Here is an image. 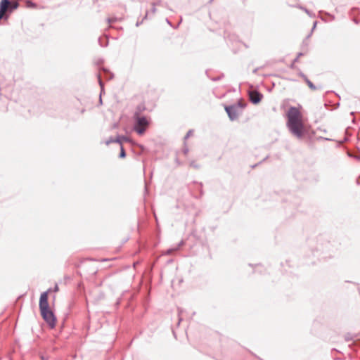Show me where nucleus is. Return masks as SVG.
Wrapping results in <instances>:
<instances>
[{
  "label": "nucleus",
  "mask_w": 360,
  "mask_h": 360,
  "mask_svg": "<svg viewBox=\"0 0 360 360\" xmlns=\"http://www.w3.org/2000/svg\"><path fill=\"white\" fill-rule=\"evenodd\" d=\"M141 22H137L136 23V27H139V26L141 24Z\"/></svg>",
  "instance_id": "22"
},
{
  "label": "nucleus",
  "mask_w": 360,
  "mask_h": 360,
  "mask_svg": "<svg viewBox=\"0 0 360 360\" xmlns=\"http://www.w3.org/2000/svg\"><path fill=\"white\" fill-rule=\"evenodd\" d=\"M304 11H305L306 13H309V11H308V10H307V9L304 8Z\"/></svg>",
  "instance_id": "29"
},
{
  "label": "nucleus",
  "mask_w": 360,
  "mask_h": 360,
  "mask_svg": "<svg viewBox=\"0 0 360 360\" xmlns=\"http://www.w3.org/2000/svg\"><path fill=\"white\" fill-rule=\"evenodd\" d=\"M34 5L33 3L30 2V6Z\"/></svg>",
  "instance_id": "33"
},
{
  "label": "nucleus",
  "mask_w": 360,
  "mask_h": 360,
  "mask_svg": "<svg viewBox=\"0 0 360 360\" xmlns=\"http://www.w3.org/2000/svg\"><path fill=\"white\" fill-rule=\"evenodd\" d=\"M44 292L41 294L39 298V307L41 315L44 321L48 324L51 328H53L56 326V317L53 312L50 309L48 302V293L49 291Z\"/></svg>",
  "instance_id": "2"
},
{
  "label": "nucleus",
  "mask_w": 360,
  "mask_h": 360,
  "mask_svg": "<svg viewBox=\"0 0 360 360\" xmlns=\"http://www.w3.org/2000/svg\"><path fill=\"white\" fill-rule=\"evenodd\" d=\"M347 340H349V336H347V338H346Z\"/></svg>",
  "instance_id": "31"
},
{
  "label": "nucleus",
  "mask_w": 360,
  "mask_h": 360,
  "mask_svg": "<svg viewBox=\"0 0 360 360\" xmlns=\"http://www.w3.org/2000/svg\"><path fill=\"white\" fill-rule=\"evenodd\" d=\"M126 157V153L125 150L122 146V145L120 146V158H124Z\"/></svg>",
  "instance_id": "11"
},
{
  "label": "nucleus",
  "mask_w": 360,
  "mask_h": 360,
  "mask_svg": "<svg viewBox=\"0 0 360 360\" xmlns=\"http://www.w3.org/2000/svg\"><path fill=\"white\" fill-rule=\"evenodd\" d=\"M41 360H46V359L43 356H41Z\"/></svg>",
  "instance_id": "26"
},
{
  "label": "nucleus",
  "mask_w": 360,
  "mask_h": 360,
  "mask_svg": "<svg viewBox=\"0 0 360 360\" xmlns=\"http://www.w3.org/2000/svg\"><path fill=\"white\" fill-rule=\"evenodd\" d=\"M347 340H349V336H347V338H346Z\"/></svg>",
  "instance_id": "32"
},
{
  "label": "nucleus",
  "mask_w": 360,
  "mask_h": 360,
  "mask_svg": "<svg viewBox=\"0 0 360 360\" xmlns=\"http://www.w3.org/2000/svg\"><path fill=\"white\" fill-rule=\"evenodd\" d=\"M184 245V241L181 240L175 248H169L168 250H167L164 255H170L171 254H172L174 251H176L179 249V248Z\"/></svg>",
  "instance_id": "7"
},
{
  "label": "nucleus",
  "mask_w": 360,
  "mask_h": 360,
  "mask_svg": "<svg viewBox=\"0 0 360 360\" xmlns=\"http://www.w3.org/2000/svg\"><path fill=\"white\" fill-rule=\"evenodd\" d=\"M249 97L253 104H257L262 101L263 95L257 91H252L249 93Z\"/></svg>",
  "instance_id": "6"
},
{
  "label": "nucleus",
  "mask_w": 360,
  "mask_h": 360,
  "mask_svg": "<svg viewBox=\"0 0 360 360\" xmlns=\"http://www.w3.org/2000/svg\"><path fill=\"white\" fill-rule=\"evenodd\" d=\"M287 118V127L290 133L298 139L302 138L304 134V124L300 110L294 106L290 107Z\"/></svg>",
  "instance_id": "1"
},
{
  "label": "nucleus",
  "mask_w": 360,
  "mask_h": 360,
  "mask_svg": "<svg viewBox=\"0 0 360 360\" xmlns=\"http://www.w3.org/2000/svg\"><path fill=\"white\" fill-rule=\"evenodd\" d=\"M298 60V57H297L295 59V62L297 61Z\"/></svg>",
  "instance_id": "30"
},
{
  "label": "nucleus",
  "mask_w": 360,
  "mask_h": 360,
  "mask_svg": "<svg viewBox=\"0 0 360 360\" xmlns=\"http://www.w3.org/2000/svg\"><path fill=\"white\" fill-rule=\"evenodd\" d=\"M193 130H191V129L189 130L187 132L186 135L185 136L184 139L186 140V139H188L193 134Z\"/></svg>",
  "instance_id": "14"
},
{
  "label": "nucleus",
  "mask_w": 360,
  "mask_h": 360,
  "mask_svg": "<svg viewBox=\"0 0 360 360\" xmlns=\"http://www.w3.org/2000/svg\"><path fill=\"white\" fill-rule=\"evenodd\" d=\"M34 5L33 3L30 2V6Z\"/></svg>",
  "instance_id": "34"
},
{
  "label": "nucleus",
  "mask_w": 360,
  "mask_h": 360,
  "mask_svg": "<svg viewBox=\"0 0 360 360\" xmlns=\"http://www.w3.org/2000/svg\"><path fill=\"white\" fill-rule=\"evenodd\" d=\"M354 158L356 159V160H360V154L359 155H356L354 156Z\"/></svg>",
  "instance_id": "21"
},
{
  "label": "nucleus",
  "mask_w": 360,
  "mask_h": 360,
  "mask_svg": "<svg viewBox=\"0 0 360 360\" xmlns=\"http://www.w3.org/2000/svg\"><path fill=\"white\" fill-rule=\"evenodd\" d=\"M188 152V149L187 148L184 149V154H187Z\"/></svg>",
  "instance_id": "20"
},
{
  "label": "nucleus",
  "mask_w": 360,
  "mask_h": 360,
  "mask_svg": "<svg viewBox=\"0 0 360 360\" xmlns=\"http://www.w3.org/2000/svg\"><path fill=\"white\" fill-rule=\"evenodd\" d=\"M159 4H160L159 2H158V3H153V4H152V6H152V8H151V12H152L153 13H155L156 12V8H155V6H156L157 5H158Z\"/></svg>",
  "instance_id": "12"
},
{
  "label": "nucleus",
  "mask_w": 360,
  "mask_h": 360,
  "mask_svg": "<svg viewBox=\"0 0 360 360\" xmlns=\"http://www.w3.org/2000/svg\"><path fill=\"white\" fill-rule=\"evenodd\" d=\"M54 290L55 291H58V286L57 285L55 286Z\"/></svg>",
  "instance_id": "23"
},
{
  "label": "nucleus",
  "mask_w": 360,
  "mask_h": 360,
  "mask_svg": "<svg viewBox=\"0 0 360 360\" xmlns=\"http://www.w3.org/2000/svg\"><path fill=\"white\" fill-rule=\"evenodd\" d=\"M300 76L304 79V80L305 81V77H307V76L305 75H304L303 73H300Z\"/></svg>",
  "instance_id": "19"
},
{
  "label": "nucleus",
  "mask_w": 360,
  "mask_h": 360,
  "mask_svg": "<svg viewBox=\"0 0 360 360\" xmlns=\"http://www.w3.org/2000/svg\"><path fill=\"white\" fill-rule=\"evenodd\" d=\"M117 20H118V18H108L107 19V21L108 23H112V22H116Z\"/></svg>",
  "instance_id": "13"
},
{
  "label": "nucleus",
  "mask_w": 360,
  "mask_h": 360,
  "mask_svg": "<svg viewBox=\"0 0 360 360\" xmlns=\"http://www.w3.org/2000/svg\"><path fill=\"white\" fill-rule=\"evenodd\" d=\"M305 82L311 90L316 89V86L307 77H305Z\"/></svg>",
  "instance_id": "9"
},
{
  "label": "nucleus",
  "mask_w": 360,
  "mask_h": 360,
  "mask_svg": "<svg viewBox=\"0 0 360 360\" xmlns=\"http://www.w3.org/2000/svg\"><path fill=\"white\" fill-rule=\"evenodd\" d=\"M301 56H302V53H298L297 57L299 58V57H300Z\"/></svg>",
  "instance_id": "27"
},
{
  "label": "nucleus",
  "mask_w": 360,
  "mask_h": 360,
  "mask_svg": "<svg viewBox=\"0 0 360 360\" xmlns=\"http://www.w3.org/2000/svg\"><path fill=\"white\" fill-rule=\"evenodd\" d=\"M118 137H120V143H119L120 144V146L122 145V141H128V138H127L126 136H119Z\"/></svg>",
  "instance_id": "15"
},
{
  "label": "nucleus",
  "mask_w": 360,
  "mask_h": 360,
  "mask_svg": "<svg viewBox=\"0 0 360 360\" xmlns=\"http://www.w3.org/2000/svg\"><path fill=\"white\" fill-rule=\"evenodd\" d=\"M147 17H148V12H146V15H145L144 18H147Z\"/></svg>",
  "instance_id": "28"
},
{
  "label": "nucleus",
  "mask_w": 360,
  "mask_h": 360,
  "mask_svg": "<svg viewBox=\"0 0 360 360\" xmlns=\"http://www.w3.org/2000/svg\"><path fill=\"white\" fill-rule=\"evenodd\" d=\"M316 22H315L314 24L313 30L316 27Z\"/></svg>",
  "instance_id": "24"
},
{
  "label": "nucleus",
  "mask_w": 360,
  "mask_h": 360,
  "mask_svg": "<svg viewBox=\"0 0 360 360\" xmlns=\"http://www.w3.org/2000/svg\"><path fill=\"white\" fill-rule=\"evenodd\" d=\"M238 106L236 105L225 106V110L231 120H235L238 117Z\"/></svg>",
  "instance_id": "5"
},
{
  "label": "nucleus",
  "mask_w": 360,
  "mask_h": 360,
  "mask_svg": "<svg viewBox=\"0 0 360 360\" xmlns=\"http://www.w3.org/2000/svg\"><path fill=\"white\" fill-rule=\"evenodd\" d=\"M134 120L135 122L134 129L139 134H143L149 125V121L145 116L134 117Z\"/></svg>",
  "instance_id": "3"
},
{
  "label": "nucleus",
  "mask_w": 360,
  "mask_h": 360,
  "mask_svg": "<svg viewBox=\"0 0 360 360\" xmlns=\"http://www.w3.org/2000/svg\"><path fill=\"white\" fill-rule=\"evenodd\" d=\"M146 109L145 108V105L143 104H140L136 108V110L134 113V117H137V116H141V113L144 111Z\"/></svg>",
  "instance_id": "8"
},
{
  "label": "nucleus",
  "mask_w": 360,
  "mask_h": 360,
  "mask_svg": "<svg viewBox=\"0 0 360 360\" xmlns=\"http://www.w3.org/2000/svg\"><path fill=\"white\" fill-rule=\"evenodd\" d=\"M19 6L17 1L11 2L10 0H1L0 2V20L3 18L4 13L16 9Z\"/></svg>",
  "instance_id": "4"
},
{
  "label": "nucleus",
  "mask_w": 360,
  "mask_h": 360,
  "mask_svg": "<svg viewBox=\"0 0 360 360\" xmlns=\"http://www.w3.org/2000/svg\"><path fill=\"white\" fill-rule=\"evenodd\" d=\"M114 142H115V143H120V137H117V139H112V138H110L109 140H108V141H106V144H107V145H108V144H110V143H114Z\"/></svg>",
  "instance_id": "10"
},
{
  "label": "nucleus",
  "mask_w": 360,
  "mask_h": 360,
  "mask_svg": "<svg viewBox=\"0 0 360 360\" xmlns=\"http://www.w3.org/2000/svg\"><path fill=\"white\" fill-rule=\"evenodd\" d=\"M103 71H104V72H108V73L110 75H109V79L112 78L113 75H112L111 72H108V71L107 70H105V69H103Z\"/></svg>",
  "instance_id": "17"
},
{
  "label": "nucleus",
  "mask_w": 360,
  "mask_h": 360,
  "mask_svg": "<svg viewBox=\"0 0 360 360\" xmlns=\"http://www.w3.org/2000/svg\"><path fill=\"white\" fill-rule=\"evenodd\" d=\"M191 166L194 167V168H199V166L198 165H196L194 162H192L191 163Z\"/></svg>",
  "instance_id": "16"
},
{
  "label": "nucleus",
  "mask_w": 360,
  "mask_h": 360,
  "mask_svg": "<svg viewBox=\"0 0 360 360\" xmlns=\"http://www.w3.org/2000/svg\"><path fill=\"white\" fill-rule=\"evenodd\" d=\"M99 101L101 103H102V99H101V94L100 95V99H99Z\"/></svg>",
  "instance_id": "25"
},
{
  "label": "nucleus",
  "mask_w": 360,
  "mask_h": 360,
  "mask_svg": "<svg viewBox=\"0 0 360 360\" xmlns=\"http://www.w3.org/2000/svg\"><path fill=\"white\" fill-rule=\"evenodd\" d=\"M98 82H99V84H100V86H101V89H103V82H102V81H101V78H100V75H98Z\"/></svg>",
  "instance_id": "18"
}]
</instances>
